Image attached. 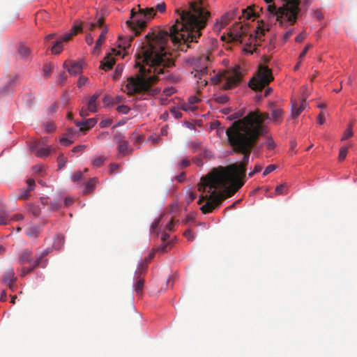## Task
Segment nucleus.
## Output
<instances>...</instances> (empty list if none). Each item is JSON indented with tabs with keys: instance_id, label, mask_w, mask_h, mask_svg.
I'll return each instance as SVG.
<instances>
[{
	"instance_id": "412c9836",
	"label": "nucleus",
	"mask_w": 357,
	"mask_h": 357,
	"mask_svg": "<svg viewBox=\"0 0 357 357\" xmlns=\"http://www.w3.org/2000/svg\"><path fill=\"white\" fill-rule=\"evenodd\" d=\"M115 63L114 57L112 56L111 54H107L101 62V67L105 70H109L112 68Z\"/></svg>"
},
{
	"instance_id": "7c9ffc66",
	"label": "nucleus",
	"mask_w": 357,
	"mask_h": 357,
	"mask_svg": "<svg viewBox=\"0 0 357 357\" xmlns=\"http://www.w3.org/2000/svg\"><path fill=\"white\" fill-rule=\"evenodd\" d=\"M51 152V149L49 148H40L36 152V155L38 158H44L47 156Z\"/></svg>"
},
{
	"instance_id": "423d86ee",
	"label": "nucleus",
	"mask_w": 357,
	"mask_h": 357,
	"mask_svg": "<svg viewBox=\"0 0 357 357\" xmlns=\"http://www.w3.org/2000/svg\"><path fill=\"white\" fill-rule=\"evenodd\" d=\"M273 80L272 72L267 66H261L257 74L250 81L249 86L255 91H261Z\"/></svg>"
},
{
	"instance_id": "f03ea898",
	"label": "nucleus",
	"mask_w": 357,
	"mask_h": 357,
	"mask_svg": "<svg viewBox=\"0 0 357 357\" xmlns=\"http://www.w3.org/2000/svg\"><path fill=\"white\" fill-rule=\"evenodd\" d=\"M268 119V113L257 109L234 121L226 130L229 143L236 152L243 153V158L239 164L218 167L201 178L198 190L209 194L201 195L197 202L201 204L206 201L200 207L203 213H211L220 206L224 199L233 195L243 185L251 151L259 138L266 133L267 128L264 122Z\"/></svg>"
},
{
	"instance_id": "f3484780",
	"label": "nucleus",
	"mask_w": 357,
	"mask_h": 357,
	"mask_svg": "<svg viewBox=\"0 0 357 357\" xmlns=\"http://www.w3.org/2000/svg\"><path fill=\"white\" fill-rule=\"evenodd\" d=\"M134 284L133 288L136 294L139 296H141L143 293V289L144 285V278L142 275H136L134 276Z\"/></svg>"
},
{
	"instance_id": "7ed1b4c3",
	"label": "nucleus",
	"mask_w": 357,
	"mask_h": 357,
	"mask_svg": "<svg viewBox=\"0 0 357 357\" xmlns=\"http://www.w3.org/2000/svg\"><path fill=\"white\" fill-rule=\"evenodd\" d=\"M166 10V4L164 2L158 3L155 8H141L137 6V10L132 8L130 11V20L126 21L127 26L137 36L146 26L147 22L154 17L156 12L163 13Z\"/></svg>"
},
{
	"instance_id": "393cba45",
	"label": "nucleus",
	"mask_w": 357,
	"mask_h": 357,
	"mask_svg": "<svg viewBox=\"0 0 357 357\" xmlns=\"http://www.w3.org/2000/svg\"><path fill=\"white\" fill-rule=\"evenodd\" d=\"M133 38L134 36H129L125 38L120 36L119 38V47L125 51L127 48H129L130 47Z\"/></svg>"
},
{
	"instance_id": "69168bd1",
	"label": "nucleus",
	"mask_w": 357,
	"mask_h": 357,
	"mask_svg": "<svg viewBox=\"0 0 357 357\" xmlns=\"http://www.w3.org/2000/svg\"><path fill=\"white\" fill-rule=\"evenodd\" d=\"M61 142L64 144L65 146H68L73 143V142L70 139H68L66 137H62L61 139Z\"/></svg>"
},
{
	"instance_id": "5fc2aeb1",
	"label": "nucleus",
	"mask_w": 357,
	"mask_h": 357,
	"mask_svg": "<svg viewBox=\"0 0 357 357\" xmlns=\"http://www.w3.org/2000/svg\"><path fill=\"white\" fill-rule=\"evenodd\" d=\"M35 268L33 266L31 267H24L22 269V275H25L26 274L30 273Z\"/></svg>"
},
{
	"instance_id": "9d476101",
	"label": "nucleus",
	"mask_w": 357,
	"mask_h": 357,
	"mask_svg": "<svg viewBox=\"0 0 357 357\" xmlns=\"http://www.w3.org/2000/svg\"><path fill=\"white\" fill-rule=\"evenodd\" d=\"M307 0H291V25L307 10Z\"/></svg>"
},
{
	"instance_id": "2f4dec72",
	"label": "nucleus",
	"mask_w": 357,
	"mask_h": 357,
	"mask_svg": "<svg viewBox=\"0 0 357 357\" xmlns=\"http://www.w3.org/2000/svg\"><path fill=\"white\" fill-rule=\"evenodd\" d=\"M10 222L8 214L4 211H0V225H8Z\"/></svg>"
},
{
	"instance_id": "a18cd8bd",
	"label": "nucleus",
	"mask_w": 357,
	"mask_h": 357,
	"mask_svg": "<svg viewBox=\"0 0 357 357\" xmlns=\"http://www.w3.org/2000/svg\"><path fill=\"white\" fill-rule=\"evenodd\" d=\"M353 131L351 129L347 128L344 132V135L342 137V140H346L349 139L353 135Z\"/></svg>"
},
{
	"instance_id": "a19ab883",
	"label": "nucleus",
	"mask_w": 357,
	"mask_h": 357,
	"mask_svg": "<svg viewBox=\"0 0 357 357\" xmlns=\"http://www.w3.org/2000/svg\"><path fill=\"white\" fill-rule=\"evenodd\" d=\"M275 169H276V165H269L264 169V171L263 172V175L266 176V175L269 174L270 173H271L272 172H273Z\"/></svg>"
},
{
	"instance_id": "2eb2a0df",
	"label": "nucleus",
	"mask_w": 357,
	"mask_h": 357,
	"mask_svg": "<svg viewBox=\"0 0 357 357\" xmlns=\"http://www.w3.org/2000/svg\"><path fill=\"white\" fill-rule=\"evenodd\" d=\"M260 12H262V8L255 5L242 10L243 17L246 20H249L252 17H259Z\"/></svg>"
},
{
	"instance_id": "6e6552de",
	"label": "nucleus",
	"mask_w": 357,
	"mask_h": 357,
	"mask_svg": "<svg viewBox=\"0 0 357 357\" xmlns=\"http://www.w3.org/2000/svg\"><path fill=\"white\" fill-rule=\"evenodd\" d=\"M211 61V55L209 53L200 55L195 64L197 69L195 70V77L198 78L197 82L202 86L207 84L208 66Z\"/></svg>"
},
{
	"instance_id": "4c0bfd02",
	"label": "nucleus",
	"mask_w": 357,
	"mask_h": 357,
	"mask_svg": "<svg viewBox=\"0 0 357 357\" xmlns=\"http://www.w3.org/2000/svg\"><path fill=\"white\" fill-rule=\"evenodd\" d=\"M44 257H42V255H40V257H38L36 260L34 261L33 267L36 268L37 266H41L42 267H45L47 264V259H45L43 261Z\"/></svg>"
},
{
	"instance_id": "c85d7f7f",
	"label": "nucleus",
	"mask_w": 357,
	"mask_h": 357,
	"mask_svg": "<svg viewBox=\"0 0 357 357\" xmlns=\"http://www.w3.org/2000/svg\"><path fill=\"white\" fill-rule=\"evenodd\" d=\"M289 192V188L287 184H281L280 185H278L275 190V195H281L287 194Z\"/></svg>"
},
{
	"instance_id": "774afa93",
	"label": "nucleus",
	"mask_w": 357,
	"mask_h": 357,
	"mask_svg": "<svg viewBox=\"0 0 357 357\" xmlns=\"http://www.w3.org/2000/svg\"><path fill=\"white\" fill-rule=\"evenodd\" d=\"M190 165V161L188 159H183L181 162V167L185 168L187 167Z\"/></svg>"
},
{
	"instance_id": "cd10ccee",
	"label": "nucleus",
	"mask_w": 357,
	"mask_h": 357,
	"mask_svg": "<svg viewBox=\"0 0 357 357\" xmlns=\"http://www.w3.org/2000/svg\"><path fill=\"white\" fill-rule=\"evenodd\" d=\"M96 183V178H91L85 184L84 192L85 194L91 193L94 190V188H95Z\"/></svg>"
},
{
	"instance_id": "37998d69",
	"label": "nucleus",
	"mask_w": 357,
	"mask_h": 357,
	"mask_svg": "<svg viewBox=\"0 0 357 357\" xmlns=\"http://www.w3.org/2000/svg\"><path fill=\"white\" fill-rule=\"evenodd\" d=\"M112 120L110 119H107L102 120V121H100L99 123V126L101 128H107V127L109 126L112 124Z\"/></svg>"
},
{
	"instance_id": "dca6fc26",
	"label": "nucleus",
	"mask_w": 357,
	"mask_h": 357,
	"mask_svg": "<svg viewBox=\"0 0 357 357\" xmlns=\"http://www.w3.org/2000/svg\"><path fill=\"white\" fill-rule=\"evenodd\" d=\"M97 123L95 118L87 119L82 121H76L75 124L79 128V130L85 132L93 128Z\"/></svg>"
},
{
	"instance_id": "c03bdc74",
	"label": "nucleus",
	"mask_w": 357,
	"mask_h": 357,
	"mask_svg": "<svg viewBox=\"0 0 357 357\" xmlns=\"http://www.w3.org/2000/svg\"><path fill=\"white\" fill-rule=\"evenodd\" d=\"M12 86L11 85H9L8 82H7L3 87L0 90V92L2 94H6L12 91Z\"/></svg>"
},
{
	"instance_id": "c756f323",
	"label": "nucleus",
	"mask_w": 357,
	"mask_h": 357,
	"mask_svg": "<svg viewBox=\"0 0 357 357\" xmlns=\"http://www.w3.org/2000/svg\"><path fill=\"white\" fill-rule=\"evenodd\" d=\"M18 52L22 59H26L30 54L29 47L22 45L19 47Z\"/></svg>"
},
{
	"instance_id": "f257e3e1",
	"label": "nucleus",
	"mask_w": 357,
	"mask_h": 357,
	"mask_svg": "<svg viewBox=\"0 0 357 357\" xmlns=\"http://www.w3.org/2000/svg\"><path fill=\"white\" fill-rule=\"evenodd\" d=\"M178 17L169 31L151 29L145 36L136 53L135 67L139 73L128 78L123 89L128 96L135 93L156 96L158 87H152L160 79L159 75L177 82L178 77L169 75L167 68L174 66L172 55L166 50L168 40L174 43L183 41L190 47L189 43H197L202 36L201 30L206 26L210 13L206 10L204 0L192 1L188 9H176Z\"/></svg>"
},
{
	"instance_id": "473e14b6",
	"label": "nucleus",
	"mask_w": 357,
	"mask_h": 357,
	"mask_svg": "<svg viewBox=\"0 0 357 357\" xmlns=\"http://www.w3.org/2000/svg\"><path fill=\"white\" fill-rule=\"evenodd\" d=\"M54 66L51 63H46L43 66V75L46 77H48L51 75Z\"/></svg>"
},
{
	"instance_id": "6ab92c4d",
	"label": "nucleus",
	"mask_w": 357,
	"mask_h": 357,
	"mask_svg": "<svg viewBox=\"0 0 357 357\" xmlns=\"http://www.w3.org/2000/svg\"><path fill=\"white\" fill-rule=\"evenodd\" d=\"M42 231L41 227L39 225H30L26 229V234L31 238H36L39 236Z\"/></svg>"
},
{
	"instance_id": "aec40b11",
	"label": "nucleus",
	"mask_w": 357,
	"mask_h": 357,
	"mask_svg": "<svg viewBox=\"0 0 357 357\" xmlns=\"http://www.w3.org/2000/svg\"><path fill=\"white\" fill-rule=\"evenodd\" d=\"M233 14H227L223 16L220 22H217V23L214 25V31H220L222 29H223L229 22Z\"/></svg>"
},
{
	"instance_id": "052dcab7",
	"label": "nucleus",
	"mask_w": 357,
	"mask_h": 357,
	"mask_svg": "<svg viewBox=\"0 0 357 357\" xmlns=\"http://www.w3.org/2000/svg\"><path fill=\"white\" fill-rule=\"evenodd\" d=\"M200 100L196 96H191L189 98L188 102L190 105H195Z\"/></svg>"
},
{
	"instance_id": "58836bf2",
	"label": "nucleus",
	"mask_w": 357,
	"mask_h": 357,
	"mask_svg": "<svg viewBox=\"0 0 357 357\" xmlns=\"http://www.w3.org/2000/svg\"><path fill=\"white\" fill-rule=\"evenodd\" d=\"M214 100L218 103L224 104L229 100V98L226 95H220V96H215L214 98Z\"/></svg>"
},
{
	"instance_id": "13d9d810",
	"label": "nucleus",
	"mask_w": 357,
	"mask_h": 357,
	"mask_svg": "<svg viewBox=\"0 0 357 357\" xmlns=\"http://www.w3.org/2000/svg\"><path fill=\"white\" fill-rule=\"evenodd\" d=\"M306 37V34L304 32L301 33L298 36L296 37L295 40L298 43L303 41Z\"/></svg>"
},
{
	"instance_id": "1a4fd4ad",
	"label": "nucleus",
	"mask_w": 357,
	"mask_h": 357,
	"mask_svg": "<svg viewBox=\"0 0 357 357\" xmlns=\"http://www.w3.org/2000/svg\"><path fill=\"white\" fill-rule=\"evenodd\" d=\"M104 20L99 18L97 22L92 23H87L86 25L89 26V29L92 31L96 27L101 28V33L96 42V45L93 49L92 53L95 55H98L100 52V48L102 44L105 40L106 34L107 33V29L103 26Z\"/></svg>"
},
{
	"instance_id": "a878e982",
	"label": "nucleus",
	"mask_w": 357,
	"mask_h": 357,
	"mask_svg": "<svg viewBox=\"0 0 357 357\" xmlns=\"http://www.w3.org/2000/svg\"><path fill=\"white\" fill-rule=\"evenodd\" d=\"M65 238L62 235L58 234L54 238L53 247L55 250H60L64 244Z\"/></svg>"
},
{
	"instance_id": "680f3d73",
	"label": "nucleus",
	"mask_w": 357,
	"mask_h": 357,
	"mask_svg": "<svg viewBox=\"0 0 357 357\" xmlns=\"http://www.w3.org/2000/svg\"><path fill=\"white\" fill-rule=\"evenodd\" d=\"M243 112H236L234 113V114L231 115L229 119L230 120H232V119H238V118H240L241 116H243Z\"/></svg>"
},
{
	"instance_id": "de8ad7c7",
	"label": "nucleus",
	"mask_w": 357,
	"mask_h": 357,
	"mask_svg": "<svg viewBox=\"0 0 357 357\" xmlns=\"http://www.w3.org/2000/svg\"><path fill=\"white\" fill-rule=\"evenodd\" d=\"M86 148V146L84 144L78 145V146L73 147V149H72V152H74V153L81 152V151H84Z\"/></svg>"
},
{
	"instance_id": "20e7f679",
	"label": "nucleus",
	"mask_w": 357,
	"mask_h": 357,
	"mask_svg": "<svg viewBox=\"0 0 357 357\" xmlns=\"http://www.w3.org/2000/svg\"><path fill=\"white\" fill-rule=\"evenodd\" d=\"M268 28L263 24H259L253 33H248L243 30L242 26L240 30L236 33L231 32L228 35L229 40L232 42H237L244 45L243 51L252 54L257 50V46L261 45V42L264 40L263 37Z\"/></svg>"
},
{
	"instance_id": "603ef678",
	"label": "nucleus",
	"mask_w": 357,
	"mask_h": 357,
	"mask_svg": "<svg viewBox=\"0 0 357 357\" xmlns=\"http://www.w3.org/2000/svg\"><path fill=\"white\" fill-rule=\"evenodd\" d=\"M196 197L197 193L195 192H190L187 199L188 203L190 204V202L194 201L196 199Z\"/></svg>"
},
{
	"instance_id": "e2e57ef3",
	"label": "nucleus",
	"mask_w": 357,
	"mask_h": 357,
	"mask_svg": "<svg viewBox=\"0 0 357 357\" xmlns=\"http://www.w3.org/2000/svg\"><path fill=\"white\" fill-rule=\"evenodd\" d=\"M23 218H24L23 215H22V214H16V215H13V216L10 219V220L20 221V220H23Z\"/></svg>"
},
{
	"instance_id": "864d4df0",
	"label": "nucleus",
	"mask_w": 357,
	"mask_h": 357,
	"mask_svg": "<svg viewBox=\"0 0 357 357\" xmlns=\"http://www.w3.org/2000/svg\"><path fill=\"white\" fill-rule=\"evenodd\" d=\"M50 207L52 210L56 211L61 207V204L58 202H52L50 203Z\"/></svg>"
},
{
	"instance_id": "bf43d9fd",
	"label": "nucleus",
	"mask_w": 357,
	"mask_h": 357,
	"mask_svg": "<svg viewBox=\"0 0 357 357\" xmlns=\"http://www.w3.org/2000/svg\"><path fill=\"white\" fill-rule=\"evenodd\" d=\"M310 47V45H307L305 46V47L303 49L302 52L300 54V56H299L300 60H302V59L305 57V56Z\"/></svg>"
},
{
	"instance_id": "ea45409f",
	"label": "nucleus",
	"mask_w": 357,
	"mask_h": 357,
	"mask_svg": "<svg viewBox=\"0 0 357 357\" xmlns=\"http://www.w3.org/2000/svg\"><path fill=\"white\" fill-rule=\"evenodd\" d=\"M347 152H348V147L341 148L340 150L339 156H338L339 160L341 161L344 160V158L347 156Z\"/></svg>"
},
{
	"instance_id": "0eeeda50",
	"label": "nucleus",
	"mask_w": 357,
	"mask_h": 357,
	"mask_svg": "<svg viewBox=\"0 0 357 357\" xmlns=\"http://www.w3.org/2000/svg\"><path fill=\"white\" fill-rule=\"evenodd\" d=\"M219 82L222 83V87L226 89H231L236 86L242 79V73L239 66L234 69L224 71L220 75Z\"/></svg>"
},
{
	"instance_id": "72a5a7b5",
	"label": "nucleus",
	"mask_w": 357,
	"mask_h": 357,
	"mask_svg": "<svg viewBox=\"0 0 357 357\" xmlns=\"http://www.w3.org/2000/svg\"><path fill=\"white\" fill-rule=\"evenodd\" d=\"M105 160L106 158L104 156L98 157L93 160L92 165L93 167H100L104 164Z\"/></svg>"
},
{
	"instance_id": "4d7b16f0",
	"label": "nucleus",
	"mask_w": 357,
	"mask_h": 357,
	"mask_svg": "<svg viewBox=\"0 0 357 357\" xmlns=\"http://www.w3.org/2000/svg\"><path fill=\"white\" fill-rule=\"evenodd\" d=\"M184 236L188 239V240H192L194 238V236L192 234V232L190 229L186 230L184 232Z\"/></svg>"
},
{
	"instance_id": "79ce46f5",
	"label": "nucleus",
	"mask_w": 357,
	"mask_h": 357,
	"mask_svg": "<svg viewBox=\"0 0 357 357\" xmlns=\"http://www.w3.org/2000/svg\"><path fill=\"white\" fill-rule=\"evenodd\" d=\"M116 110L120 112V113H122V114H126L128 113L129 110H130V108L126 106V105H119L117 108H116Z\"/></svg>"
},
{
	"instance_id": "4be33fe9",
	"label": "nucleus",
	"mask_w": 357,
	"mask_h": 357,
	"mask_svg": "<svg viewBox=\"0 0 357 357\" xmlns=\"http://www.w3.org/2000/svg\"><path fill=\"white\" fill-rule=\"evenodd\" d=\"M121 134L117 133L114 136V139L118 141L120 144L119 145L118 149L119 153H122L123 155H126L128 153V144L126 141H121Z\"/></svg>"
},
{
	"instance_id": "3c124183",
	"label": "nucleus",
	"mask_w": 357,
	"mask_h": 357,
	"mask_svg": "<svg viewBox=\"0 0 357 357\" xmlns=\"http://www.w3.org/2000/svg\"><path fill=\"white\" fill-rule=\"evenodd\" d=\"M89 109H88L87 107H83L79 111V114L81 116L85 117L89 116Z\"/></svg>"
},
{
	"instance_id": "39448f33",
	"label": "nucleus",
	"mask_w": 357,
	"mask_h": 357,
	"mask_svg": "<svg viewBox=\"0 0 357 357\" xmlns=\"http://www.w3.org/2000/svg\"><path fill=\"white\" fill-rule=\"evenodd\" d=\"M283 1L282 6L277 8L275 4H269L267 10L273 17H275L280 26L287 28L290 24V0Z\"/></svg>"
},
{
	"instance_id": "49530a36",
	"label": "nucleus",
	"mask_w": 357,
	"mask_h": 357,
	"mask_svg": "<svg viewBox=\"0 0 357 357\" xmlns=\"http://www.w3.org/2000/svg\"><path fill=\"white\" fill-rule=\"evenodd\" d=\"M170 112L176 119H179L182 116L181 111L176 108L172 109Z\"/></svg>"
},
{
	"instance_id": "bb28decb",
	"label": "nucleus",
	"mask_w": 357,
	"mask_h": 357,
	"mask_svg": "<svg viewBox=\"0 0 357 357\" xmlns=\"http://www.w3.org/2000/svg\"><path fill=\"white\" fill-rule=\"evenodd\" d=\"M148 264L144 261H142L139 263L137 270L135 272V275H145L147 271Z\"/></svg>"
},
{
	"instance_id": "4468645a",
	"label": "nucleus",
	"mask_w": 357,
	"mask_h": 357,
	"mask_svg": "<svg viewBox=\"0 0 357 357\" xmlns=\"http://www.w3.org/2000/svg\"><path fill=\"white\" fill-rule=\"evenodd\" d=\"M82 62L78 61H65L63 63L64 68H66L68 73L71 75H78L82 72Z\"/></svg>"
},
{
	"instance_id": "b1692460",
	"label": "nucleus",
	"mask_w": 357,
	"mask_h": 357,
	"mask_svg": "<svg viewBox=\"0 0 357 357\" xmlns=\"http://www.w3.org/2000/svg\"><path fill=\"white\" fill-rule=\"evenodd\" d=\"M32 252L31 250L25 249L23 250L19 255V262L23 264L26 262H30L31 261Z\"/></svg>"
},
{
	"instance_id": "0e129e2a",
	"label": "nucleus",
	"mask_w": 357,
	"mask_h": 357,
	"mask_svg": "<svg viewBox=\"0 0 357 357\" xmlns=\"http://www.w3.org/2000/svg\"><path fill=\"white\" fill-rule=\"evenodd\" d=\"M163 92L165 94V96H170L174 93V90L173 88H167L165 89Z\"/></svg>"
},
{
	"instance_id": "f8f14e48",
	"label": "nucleus",
	"mask_w": 357,
	"mask_h": 357,
	"mask_svg": "<svg viewBox=\"0 0 357 357\" xmlns=\"http://www.w3.org/2000/svg\"><path fill=\"white\" fill-rule=\"evenodd\" d=\"M307 98V95H303L302 99L299 103L291 102V119L299 116L306 108L307 106V102H306Z\"/></svg>"
},
{
	"instance_id": "9b49d317",
	"label": "nucleus",
	"mask_w": 357,
	"mask_h": 357,
	"mask_svg": "<svg viewBox=\"0 0 357 357\" xmlns=\"http://www.w3.org/2000/svg\"><path fill=\"white\" fill-rule=\"evenodd\" d=\"M82 28L81 25L73 26L70 33L63 36L60 40H57L52 47V52L55 54H59L63 50L62 43L70 40L73 36H75L77 33L82 31Z\"/></svg>"
},
{
	"instance_id": "e433bc0d",
	"label": "nucleus",
	"mask_w": 357,
	"mask_h": 357,
	"mask_svg": "<svg viewBox=\"0 0 357 357\" xmlns=\"http://www.w3.org/2000/svg\"><path fill=\"white\" fill-rule=\"evenodd\" d=\"M84 179V176H83V174L82 172H75L73 176H72V180L73 182L75 183H80L82 180Z\"/></svg>"
},
{
	"instance_id": "6e6d98bb",
	"label": "nucleus",
	"mask_w": 357,
	"mask_h": 357,
	"mask_svg": "<svg viewBox=\"0 0 357 357\" xmlns=\"http://www.w3.org/2000/svg\"><path fill=\"white\" fill-rule=\"evenodd\" d=\"M266 145L268 149H273L275 147V143L271 138H268L266 142Z\"/></svg>"
},
{
	"instance_id": "c9c22d12",
	"label": "nucleus",
	"mask_w": 357,
	"mask_h": 357,
	"mask_svg": "<svg viewBox=\"0 0 357 357\" xmlns=\"http://www.w3.org/2000/svg\"><path fill=\"white\" fill-rule=\"evenodd\" d=\"M282 114V111L280 109H274L272 112V118L273 121L275 123L279 121V119L280 118Z\"/></svg>"
},
{
	"instance_id": "ddd939ff",
	"label": "nucleus",
	"mask_w": 357,
	"mask_h": 357,
	"mask_svg": "<svg viewBox=\"0 0 357 357\" xmlns=\"http://www.w3.org/2000/svg\"><path fill=\"white\" fill-rule=\"evenodd\" d=\"M17 280L15 271L13 268L8 269L3 275L2 282L8 286V287L13 291L15 288V282Z\"/></svg>"
},
{
	"instance_id": "5701e85b",
	"label": "nucleus",
	"mask_w": 357,
	"mask_h": 357,
	"mask_svg": "<svg viewBox=\"0 0 357 357\" xmlns=\"http://www.w3.org/2000/svg\"><path fill=\"white\" fill-rule=\"evenodd\" d=\"M28 185V189L23 190L22 193L18 195V198L21 199H26L29 196V192L35 187V181L33 179L29 178L26 181Z\"/></svg>"
},
{
	"instance_id": "8fccbe9b",
	"label": "nucleus",
	"mask_w": 357,
	"mask_h": 357,
	"mask_svg": "<svg viewBox=\"0 0 357 357\" xmlns=\"http://www.w3.org/2000/svg\"><path fill=\"white\" fill-rule=\"evenodd\" d=\"M88 81V78L86 77H80L77 81V86L78 87H82V86L85 85L86 83Z\"/></svg>"
},
{
	"instance_id": "338daca9",
	"label": "nucleus",
	"mask_w": 357,
	"mask_h": 357,
	"mask_svg": "<svg viewBox=\"0 0 357 357\" xmlns=\"http://www.w3.org/2000/svg\"><path fill=\"white\" fill-rule=\"evenodd\" d=\"M159 222H160V220H156L154 222L152 223L151 228V231H154L158 229Z\"/></svg>"
},
{
	"instance_id": "f704fd0d",
	"label": "nucleus",
	"mask_w": 357,
	"mask_h": 357,
	"mask_svg": "<svg viewBox=\"0 0 357 357\" xmlns=\"http://www.w3.org/2000/svg\"><path fill=\"white\" fill-rule=\"evenodd\" d=\"M57 162H58L59 169H61L62 168H63L65 167V165L67 162V160L64 157L63 154L61 153L58 156Z\"/></svg>"
},
{
	"instance_id": "09e8293b",
	"label": "nucleus",
	"mask_w": 357,
	"mask_h": 357,
	"mask_svg": "<svg viewBox=\"0 0 357 357\" xmlns=\"http://www.w3.org/2000/svg\"><path fill=\"white\" fill-rule=\"evenodd\" d=\"M18 79V75H10L7 81V82H8L9 85H11L13 86L15 82Z\"/></svg>"
},
{
	"instance_id": "a211bd4d",
	"label": "nucleus",
	"mask_w": 357,
	"mask_h": 357,
	"mask_svg": "<svg viewBox=\"0 0 357 357\" xmlns=\"http://www.w3.org/2000/svg\"><path fill=\"white\" fill-rule=\"evenodd\" d=\"M100 93H96L93 96H91L89 100L86 102V107L89 112L91 113H95L98 111V99L100 96Z\"/></svg>"
}]
</instances>
